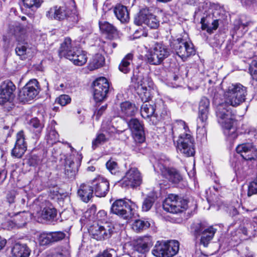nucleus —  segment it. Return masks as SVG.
<instances>
[{
  "mask_svg": "<svg viewBox=\"0 0 257 257\" xmlns=\"http://www.w3.org/2000/svg\"><path fill=\"white\" fill-rule=\"evenodd\" d=\"M16 197V192L14 191L10 192L8 193L7 199L9 203H14Z\"/></svg>",
  "mask_w": 257,
  "mask_h": 257,
  "instance_id": "nucleus-61",
  "label": "nucleus"
},
{
  "mask_svg": "<svg viewBox=\"0 0 257 257\" xmlns=\"http://www.w3.org/2000/svg\"><path fill=\"white\" fill-rule=\"evenodd\" d=\"M155 160V157L150 158V161L152 163L154 169L156 170L158 168L165 178L173 183H178L182 180V176L176 169L167 167V165L169 162V158L165 156H162L157 161Z\"/></svg>",
  "mask_w": 257,
  "mask_h": 257,
  "instance_id": "nucleus-5",
  "label": "nucleus"
},
{
  "mask_svg": "<svg viewBox=\"0 0 257 257\" xmlns=\"http://www.w3.org/2000/svg\"><path fill=\"white\" fill-rule=\"evenodd\" d=\"M137 111L138 108L134 103L125 101L120 104L117 116L127 121L128 118L135 116Z\"/></svg>",
  "mask_w": 257,
  "mask_h": 257,
  "instance_id": "nucleus-23",
  "label": "nucleus"
},
{
  "mask_svg": "<svg viewBox=\"0 0 257 257\" xmlns=\"http://www.w3.org/2000/svg\"><path fill=\"white\" fill-rule=\"evenodd\" d=\"M75 65L82 66L87 60L86 52L79 48H77L68 58Z\"/></svg>",
  "mask_w": 257,
  "mask_h": 257,
  "instance_id": "nucleus-26",
  "label": "nucleus"
},
{
  "mask_svg": "<svg viewBox=\"0 0 257 257\" xmlns=\"http://www.w3.org/2000/svg\"><path fill=\"white\" fill-rule=\"evenodd\" d=\"M182 78L178 76V75H175L173 77V80L174 81V85H173V87H178L181 85L180 83Z\"/></svg>",
  "mask_w": 257,
  "mask_h": 257,
  "instance_id": "nucleus-62",
  "label": "nucleus"
},
{
  "mask_svg": "<svg viewBox=\"0 0 257 257\" xmlns=\"http://www.w3.org/2000/svg\"><path fill=\"white\" fill-rule=\"evenodd\" d=\"M142 182L141 174L137 168H131L125 173V175L120 181L122 187H135L139 186Z\"/></svg>",
  "mask_w": 257,
  "mask_h": 257,
  "instance_id": "nucleus-18",
  "label": "nucleus"
},
{
  "mask_svg": "<svg viewBox=\"0 0 257 257\" xmlns=\"http://www.w3.org/2000/svg\"><path fill=\"white\" fill-rule=\"evenodd\" d=\"M176 150L180 151L185 157L193 156L195 154V148L193 146H177Z\"/></svg>",
  "mask_w": 257,
  "mask_h": 257,
  "instance_id": "nucleus-41",
  "label": "nucleus"
},
{
  "mask_svg": "<svg viewBox=\"0 0 257 257\" xmlns=\"http://www.w3.org/2000/svg\"><path fill=\"white\" fill-rule=\"evenodd\" d=\"M194 232L196 237L201 235L200 243L204 246L206 247L213 238L216 229L212 226L205 229L201 224H199L196 226Z\"/></svg>",
  "mask_w": 257,
  "mask_h": 257,
  "instance_id": "nucleus-21",
  "label": "nucleus"
},
{
  "mask_svg": "<svg viewBox=\"0 0 257 257\" xmlns=\"http://www.w3.org/2000/svg\"><path fill=\"white\" fill-rule=\"evenodd\" d=\"M94 193L96 196L104 197L107 194L109 189V183L108 181L101 176H99L91 182Z\"/></svg>",
  "mask_w": 257,
  "mask_h": 257,
  "instance_id": "nucleus-22",
  "label": "nucleus"
},
{
  "mask_svg": "<svg viewBox=\"0 0 257 257\" xmlns=\"http://www.w3.org/2000/svg\"><path fill=\"white\" fill-rule=\"evenodd\" d=\"M71 99L68 95L63 94L57 98L56 101L61 106H65L70 103Z\"/></svg>",
  "mask_w": 257,
  "mask_h": 257,
  "instance_id": "nucleus-54",
  "label": "nucleus"
},
{
  "mask_svg": "<svg viewBox=\"0 0 257 257\" xmlns=\"http://www.w3.org/2000/svg\"><path fill=\"white\" fill-rule=\"evenodd\" d=\"M57 214L56 209L52 206L45 207L41 211L38 212V216L48 221L55 220Z\"/></svg>",
  "mask_w": 257,
  "mask_h": 257,
  "instance_id": "nucleus-31",
  "label": "nucleus"
},
{
  "mask_svg": "<svg viewBox=\"0 0 257 257\" xmlns=\"http://www.w3.org/2000/svg\"><path fill=\"white\" fill-rule=\"evenodd\" d=\"M99 28L101 32L106 34L109 39H113L118 36V31L116 28L107 22H99Z\"/></svg>",
  "mask_w": 257,
  "mask_h": 257,
  "instance_id": "nucleus-27",
  "label": "nucleus"
},
{
  "mask_svg": "<svg viewBox=\"0 0 257 257\" xmlns=\"http://www.w3.org/2000/svg\"><path fill=\"white\" fill-rule=\"evenodd\" d=\"M210 101L206 97L201 99L199 105V114L197 119V139L200 143H205L207 140L206 126L209 112Z\"/></svg>",
  "mask_w": 257,
  "mask_h": 257,
  "instance_id": "nucleus-3",
  "label": "nucleus"
},
{
  "mask_svg": "<svg viewBox=\"0 0 257 257\" xmlns=\"http://www.w3.org/2000/svg\"><path fill=\"white\" fill-rule=\"evenodd\" d=\"M204 18H202L201 23L202 24V28L203 30H206L209 33H212L213 30H216L218 26V23L217 20H214L211 24V26H208L207 24L205 23Z\"/></svg>",
  "mask_w": 257,
  "mask_h": 257,
  "instance_id": "nucleus-49",
  "label": "nucleus"
},
{
  "mask_svg": "<svg viewBox=\"0 0 257 257\" xmlns=\"http://www.w3.org/2000/svg\"><path fill=\"white\" fill-rule=\"evenodd\" d=\"M40 87L36 79L30 80L20 90L19 97L22 101H28L35 98L39 93Z\"/></svg>",
  "mask_w": 257,
  "mask_h": 257,
  "instance_id": "nucleus-17",
  "label": "nucleus"
},
{
  "mask_svg": "<svg viewBox=\"0 0 257 257\" xmlns=\"http://www.w3.org/2000/svg\"><path fill=\"white\" fill-rule=\"evenodd\" d=\"M96 211V207L95 205H92L87 211H86L83 215V217L89 221L93 220L94 218V215Z\"/></svg>",
  "mask_w": 257,
  "mask_h": 257,
  "instance_id": "nucleus-51",
  "label": "nucleus"
},
{
  "mask_svg": "<svg viewBox=\"0 0 257 257\" xmlns=\"http://www.w3.org/2000/svg\"><path fill=\"white\" fill-rule=\"evenodd\" d=\"M72 154L65 157L64 162L65 174L69 178L73 177L78 171V168L81 165L82 158L81 154L74 151L71 146H69Z\"/></svg>",
  "mask_w": 257,
  "mask_h": 257,
  "instance_id": "nucleus-10",
  "label": "nucleus"
},
{
  "mask_svg": "<svg viewBox=\"0 0 257 257\" xmlns=\"http://www.w3.org/2000/svg\"><path fill=\"white\" fill-rule=\"evenodd\" d=\"M58 134L56 131L53 129H51L49 132L46 135V140L48 145H55L57 142L61 143V142L58 141ZM62 144H65L64 142H62Z\"/></svg>",
  "mask_w": 257,
  "mask_h": 257,
  "instance_id": "nucleus-42",
  "label": "nucleus"
},
{
  "mask_svg": "<svg viewBox=\"0 0 257 257\" xmlns=\"http://www.w3.org/2000/svg\"><path fill=\"white\" fill-rule=\"evenodd\" d=\"M13 255L15 257H28L31 250L26 244L16 243L12 250Z\"/></svg>",
  "mask_w": 257,
  "mask_h": 257,
  "instance_id": "nucleus-29",
  "label": "nucleus"
},
{
  "mask_svg": "<svg viewBox=\"0 0 257 257\" xmlns=\"http://www.w3.org/2000/svg\"><path fill=\"white\" fill-rule=\"evenodd\" d=\"M106 108V105H102L94 113V116H95V119L98 120Z\"/></svg>",
  "mask_w": 257,
  "mask_h": 257,
  "instance_id": "nucleus-58",
  "label": "nucleus"
},
{
  "mask_svg": "<svg viewBox=\"0 0 257 257\" xmlns=\"http://www.w3.org/2000/svg\"><path fill=\"white\" fill-rule=\"evenodd\" d=\"M176 141L177 145H193L194 143V138L189 128L186 130V132L181 133Z\"/></svg>",
  "mask_w": 257,
  "mask_h": 257,
  "instance_id": "nucleus-35",
  "label": "nucleus"
},
{
  "mask_svg": "<svg viewBox=\"0 0 257 257\" xmlns=\"http://www.w3.org/2000/svg\"><path fill=\"white\" fill-rule=\"evenodd\" d=\"M29 127L31 131L35 134V139H38L40 137L44 125L40 122L39 119L34 117L28 121Z\"/></svg>",
  "mask_w": 257,
  "mask_h": 257,
  "instance_id": "nucleus-32",
  "label": "nucleus"
},
{
  "mask_svg": "<svg viewBox=\"0 0 257 257\" xmlns=\"http://www.w3.org/2000/svg\"><path fill=\"white\" fill-rule=\"evenodd\" d=\"M93 98L96 103L104 100L109 91V85L105 77L96 79L93 83Z\"/></svg>",
  "mask_w": 257,
  "mask_h": 257,
  "instance_id": "nucleus-16",
  "label": "nucleus"
},
{
  "mask_svg": "<svg viewBox=\"0 0 257 257\" xmlns=\"http://www.w3.org/2000/svg\"><path fill=\"white\" fill-rule=\"evenodd\" d=\"M26 146H15L12 151V155L16 158H20L26 151Z\"/></svg>",
  "mask_w": 257,
  "mask_h": 257,
  "instance_id": "nucleus-48",
  "label": "nucleus"
},
{
  "mask_svg": "<svg viewBox=\"0 0 257 257\" xmlns=\"http://www.w3.org/2000/svg\"><path fill=\"white\" fill-rule=\"evenodd\" d=\"M50 232H43L39 236L38 241L41 245H46L52 243Z\"/></svg>",
  "mask_w": 257,
  "mask_h": 257,
  "instance_id": "nucleus-46",
  "label": "nucleus"
},
{
  "mask_svg": "<svg viewBox=\"0 0 257 257\" xmlns=\"http://www.w3.org/2000/svg\"><path fill=\"white\" fill-rule=\"evenodd\" d=\"M254 194H257V176L248 185L247 196L250 197Z\"/></svg>",
  "mask_w": 257,
  "mask_h": 257,
  "instance_id": "nucleus-50",
  "label": "nucleus"
},
{
  "mask_svg": "<svg viewBox=\"0 0 257 257\" xmlns=\"http://www.w3.org/2000/svg\"><path fill=\"white\" fill-rule=\"evenodd\" d=\"M133 249L134 251H137L144 254L146 252L148 251L149 247L146 242L142 240H140L134 245Z\"/></svg>",
  "mask_w": 257,
  "mask_h": 257,
  "instance_id": "nucleus-43",
  "label": "nucleus"
},
{
  "mask_svg": "<svg viewBox=\"0 0 257 257\" xmlns=\"http://www.w3.org/2000/svg\"><path fill=\"white\" fill-rule=\"evenodd\" d=\"M132 257H144V254L139 253L137 251H133L131 253Z\"/></svg>",
  "mask_w": 257,
  "mask_h": 257,
  "instance_id": "nucleus-64",
  "label": "nucleus"
},
{
  "mask_svg": "<svg viewBox=\"0 0 257 257\" xmlns=\"http://www.w3.org/2000/svg\"><path fill=\"white\" fill-rule=\"evenodd\" d=\"M114 227L110 223L105 222L101 224H97L90 227L89 233L91 236L97 240H102L109 238L113 232Z\"/></svg>",
  "mask_w": 257,
  "mask_h": 257,
  "instance_id": "nucleus-14",
  "label": "nucleus"
},
{
  "mask_svg": "<svg viewBox=\"0 0 257 257\" xmlns=\"http://www.w3.org/2000/svg\"><path fill=\"white\" fill-rule=\"evenodd\" d=\"M249 135L245 136L246 142L241 145H255L257 144V131L255 129L251 130Z\"/></svg>",
  "mask_w": 257,
  "mask_h": 257,
  "instance_id": "nucleus-45",
  "label": "nucleus"
},
{
  "mask_svg": "<svg viewBox=\"0 0 257 257\" xmlns=\"http://www.w3.org/2000/svg\"><path fill=\"white\" fill-rule=\"evenodd\" d=\"M46 15L48 18L51 20H66L69 23L70 26H73L78 21V16L76 11L73 12L66 6H54L46 12Z\"/></svg>",
  "mask_w": 257,
  "mask_h": 257,
  "instance_id": "nucleus-6",
  "label": "nucleus"
},
{
  "mask_svg": "<svg viewBox=\"0 0 257 257\" xmlns=\"http://www.w3.org/2000/svg\"><path fill=\"white\" fill-rule=\"evenodd\" d=\"M25 34L26 30L19 23L10 27L9 34L15 36L18 41L15 49L16 53L22 60L32 57L36 50L35 47L25 39Z\"/></svg>",
  "mask_w": 257,
  "mask_h": 257,
  "instance_id": "nucleus-2",
  "label": "nucleus"
},
{
  "mask_svg": "<svg viewBox=\"0 0 257 257\" xmlns=\"http://www.w3.org/2000/svg\"><path fill=\"white\" fill-rule=\"evenodd\" d=\"M105 62L104 57L100 54H96L90 59L88 67L92 71L102 67Z\"/></svg>",
  "mask_w": 257,
  "mask_h": 257,
  "instance_id": "nucleus-33",
  "label": "nucleus"
},
{
  "mask_svg": "<svg viewBox=\"0 0 257 257\" xmlns=\"http://www.w3.org/2000/svg\"><path fill=\"white\" fill-rule=\"evenodd\" d=\"M78 195L84 202H88L93 197L94 193L92 185L82 184L78 190Z\"/></svg>",
  "mask_w": 257,
  "mask_h": 257,
  "instance_id": "nucleus-28",
  "label": "nucleus"
},
{
  "mask_svg": "<svg viewBox=\"0 0 257 257\" xmlns=\"http://www.w3.org/2000/svg\"><path fill=\"white\" fill-rule=\"evenodd\" d=\"M155 202L153 197H148L145 199L142 204V210L143 211H148L152 208Z\"/></svg>",
  "mask_w": 257,
  "mask_h": 257,
  "instance_id": "nucleus-52",
  "label": "nucleus"
},
{
  "mask_svg": "<svg viewBox=\"0 0 257 257\" xmlns=\"http://www.w3.org/2000/svg\"><path fill=\"white\" fill-rule=\"evenodd\" d=\"M156 106L144 103L141 106V114L144 118L156 117Z\"/></svg>",
  "mask_w": 257,
  "mask_h": 257,
  "instance_id": "nucleus-36",
  "label": "nucleus"
},
{
  "mask_svg": "<svg viewBox=\"0 0 257 257\" xmlns=\"http://www.w3.org/2000/svg\"><path fill=\"white\" fill-rule=\"evenodd\" d=\"M25 137L24 132L21 131L17 135L15 145H25Z\"/></svg>",
  "mask_w": 257,
  "mask_h": 257,
  "instance_id": "nucleus-56",
  "label": "nucleus"
},
{
  "mask_svg": "<svg viewBox=\"0 0 257 257\" xmlns=\"http://www.w3.org/2000/svg\"><path fill=\"white\" fill-rule=\"evenodd\" d=\"M101 133L98 134L95 139L92 141V145H98L107 142L109 138L116 134L123 133V131L117 130L112 124L111 120H104L101 124Z\"/></svg>",
  "mask_w": 257,
  "mask_h": 257,
  "instance_id": "nucleus-13",
  "label": "nucleus"
},
{
  "mask_svg": "<svg viewBox=\"0 0 257 257\" xmlns=\"http://www.w3.org/2000/svg\"><path fill=\"white\" fill-rule=\"evenodd\" d=\"M52 243L62 240L65 236V234L62 231L51 232Z\"/></svg>",
  "mask_w": 257,
  "mask_h": 257,
  "instance_id": "nucleus-55",
  "label": "nucleus"
},
{
  "mask_svg": "<svg viewBox=\"0 0 257 257\" xmlns=\"http://www.w3.org/2000/svg\"><path fill=\"white\" fill-rule=\"evenodd\" d=\"M179 249V243L177 240L158 241L152 250V253L156 257H172Z\"/></svg>",
  "mask_w": 257,
  "mask_h": 257,
  "instance_id": "nucleus-8",
  "label": "nucleus"
},
{
  "mask_svg": "<svg viewBox=\"0 0 257 257\" xmlns=\"http://www.w3.org/2000/svg\"><path fill=\"white\" fill-rule=\"evenodd\" d=\"M249 72L252 79L257 81V63L250 67Z\"/></svg>",
  "mask_w": 257,
  "mask_h": 257,
  "instance_id": "nucleus-59",
  "label": "nucleus"
},
{
  "mask_svg": "<svg viewBox=\"0 0 257 257\" xmlns=\"http://www.w3.org/2000/svg\"><path fill=\"white\" fill-rule=\"evenodd\" d=\"M170 55L166 46L163 43H156L147 55L148 62L151 65H159Z\"/></svg>",
  "mask_w": 257,
  "mask_h": 257,
  "instance_id": "nucleus-12",
  "label": "nucleus"
},
{
  "mask_svg": "<svg viewBox=\"0 0 257 257\" xmlns=\"http://www.w3.org/2000/svg\"><path fill=\"white\" fill-rule=\"evenodd\" d=\"M168 126L172 131V135L174 142H175V134L176 133L180 132L181 133L183 132H186V130L188 129V127L185 122L182 120H176L173 123L172 125Z\"/></svg>",
  "mask_w": 257,
  "mask_h": 257,
  "instance_id": "nucleus-38",
  "label": "nucleus"
},
{
  "mask_svg": "<svg viewBox=\"0 0 257 257\" xmlns=\"http://www.w3.org/2000/svg\"><path fill=\"white\" fill-rule=\"evenodd\" d=\"M165 210L172 213L181 212L188 208V201L174 194H169L163 204Z\"/></svg>",
  "mask_w": 257,
  "mask_h": 257,
  "instance_id": "nucleus-11",
  "label": "nucleus"
},
{
  "mask_svg": "<svg viewBox=\"0 0 257 257\" xmlns=\"http://www.w3.org/2000/svg\"><path fill=\"white\" fill-rule=\"evenodd\" d=\"M170 46L173 51L184 61L195 54V50L192 43L183 38L174 40L171 42Z\"/></svg>",
  "mask_w": 257,
  "mask_h": 257,
  "instance_id": "nucleus-7",
  "label": "nucleus"
},
{
  "mask_svg": "<svg viewBox=\"0 0 257 257\" xmlns=\"http://www.w3.org/2000/svg\"><path fill=\"white\" fill-rule=\"evenodd\" d=\"M134 23L138 26L145 24L151 29H157L160 24L156 17L152 14L147 8L140 10L135 18Z\"/></svg>",
  "mask_w": 257,
  "mask_h": 257,
  "instance_id": "nucleus-15",
  "label": "nucleus"
},
{
  "mask_svg": "<svg viewBox=\"0 0 257 257\" xmlns=\"http://www.w3.org/2000/svg\"><path fill=\"white\" fill-rule=\"evenodd\" d=\"M252 129H255V128L251 126L248 123L242 124L239 128L240 133L245 134L246 136L249 135L250 132H251Z\"/></svg>",
  "mask_w": 257,
  "mask_h": 257,
  "instance_id": "nucleus-57",
  "label": "nucleus"
},
{
  "mask_svg": "<svg viewBox=\"0 0 257 257\" xmlns=\"http://www.w3.org/2000/svg\"><path fill=\"white\" fill-rule=\"evenodd\" d=\"M132 81L134 83V87L142 101L147 102L151 98V90L153 85L152 80L148 76L141 74H135L134 72Z\"/></svg>",
  "mask_w": 257,
  "mask_h": 257,
  "instance_id": "nucleus-4",
  "label": "nucleus"
},
{
  "mask_svg": "<svg viewBox=\"0 0 257 257\" xmlns=\"http://www.w3.org/2000/svg\"><path fill=\"white\" fill-rule=\"evenodd\" d=\"M235 150L245 160H254L257 158V152L253 150L251 146H237Z\"/></svg>",
  "mask_w": 257,
  "mask_h": 257,
  "instance_id": "nucleus-25",
  "label": "nucleus"
},
{
  "mask_svg": "<svg viewBox=\"0 0 257 257\" xmlns=\"http://www.w3.org/2000/svg\"><path fill=\"white\" fill-rule=\"evenodd\" d=\"M115 16L121 22H127L129 19V15L126 7L118 5L114 9Z\"/></svg>",
  "mask_w": 257,
  "mask_h": 257,
  "instance_id": "nucleus-34",
  "label": "nucleus"
},
{
  "mask_svg": "<svg viewBox=\"0 0 257 257\" xmlns=\"http://www.w3.org/2000/svg\"><path fill=\"white\" fill-rule=\"evenodd\" d=\"M77 48V44L76 42H72L69 37L64 39V41L61 44L59 50V55L60 57H65L66 58L69 56H72V53Z\"/></svg>",
  "mask_w": 257,
  "mask_h": 257,
  "instance_id": "nucleus-24",
  "label": "nucleus"
},
{
  "mask_svg": "<svg viewBox=\"0 0 257 257\" xmlns=\"http://www.w3.org/2000/svg\"><path fill=\"white\" fill-rule=\"evenodd\" d=\"M30 217V214L27 212H23L21 215L17 216L16 218V224L19 227H23L25 226L27 221Z\"/></svg>",
  "mask_w": 257,
  "mask_h": 257,
  "instance_id": "nucleus-47",
  "label": "nucleus"
},
{
  "mask_svg": "<svg viewBox=\"0 0 257 257\" xmlns=\"http://www.w3.org/2000/svg\"><path fill=\"white\" fill-rule=\"evenodd\" d=\"M156 111V113H155L156 117L159 115L160 119L165 120L169 119L170 118V112L163 103L162 107L159 109L158 108Z\"/></svg>",
  "mask_w": 257,
  "mask_h": 257,
  "instance_id": "nucleus-44",
  "label": "nucleus"
},
{
  "mask_svg": "<svg viewBox=\"0 0 257 257\" xmlns=\"http://www.w3.org/2000/svg\"><path fill=\"white\" fill-rule=\"evenodd\" d=\"M249 24V21L243 22L241 19L236 20L233 24V34H236L237 37L242 36L248 31Z\"/></svg>",
  "mask_w": 257,
  "mask_h": 257,
  "instance_id": "nucleus-30",
  "label": "nucleus"
},
{
  "mask_svg": "<svg viewBox=\"0 0 257 257\" xmlns=\"http://www.w3.org/2000/svg\"><path fill=\"white\" fill-rule=\"evenodd\" d=\"M128 127L132 131L134 139L137 143L142 144L145 141L143 125L137 118H132L126 121Z\"/></svg>",
  "mask_w": 257,
  "mask_h": 257,
  "instance_id": "nucleus-20",
  "label": "nucleus"
},
{
  "mask_svg": "<svg viewBox=\"0 0 257 257\" xmlns=\"http://www.w3.org/2000/svg\"><path fill=\"white\" fill-rule=\"evenodd\" d=\"M247 95L246 88L240 83L230 84L224 90V102H220L213 97V103L216 106V115L223 133L228 139L233 140L237 137L235 114L229 106L237 107L243 103Z\"/></svg>",
  "mask_w": 257,
  "mask_h": 257,
  "instance_id": "nucleus-1",
  "label": "nucleus"
},
{
  "mask_svg": "<svg viewBox=\"0 0 257 257\" xmlns=\"http://www.w3.org/2000/svg\"><path fill=\"white\" fill-rule=\"evenodd\" d=\"M135 206V203L130 200L126 201L120 199L115 200L112 204L110 212L123 219H129L133 215L132 208Z\"/></svg>",
  "mask_w": 257,
  "mask_h": 257,
  "instance_id": "nucleus-9",
  "label": "nucleus"
},
{
  "mask_svg": "<svg viewBox=\"0 0 257 257\" xmlns=\"http://www.w3.org/2000/svg\"><path fill=\"white\" fill-rule=\"evenodd\" d=\"M43 2V0H23L24 8L33 12L41 7Z\"/></svg>",
  "mask_w": 257,
  "mask_h": 257,
  "instance_id": "nucleus-39",
  "label": "nucleus"
},
{
  "mask_svg": "<svg viewBox=\"0 0 257 257\" xmlns=\"http://www.w3.org/2000/svg\"><path fill=\"white\" fill-rule=\"evenodd\" d=\"M106 166L112 174L116 175L118 173L117 164L115 162L109 160L106 163Z\"/></svg>",
  "mask_w": 257,
  "mask_h": 257,
  "instance_id": "nucleus-53",
  "label": "nucleus"
},
{
  "mask_svg": "<svg viewBox=\"0 0 257 257\" xmlns=\"http://www.w3.org/2000/svg\"><path fill=\"white\" fill-rule=\"evenodd\" d=\"M242 5L244 6H250L254 1V0H239Z\"/></svg>",
  "mask_w": 257,
  "mask_h": 257,
  "instance_id": "nucleus-63",
  "label": "nucleus"
},
{
  "mask_svg": "<svg viewBox=\"0 0 257 257\" xmlns=\"http://www.w3.org/2000/svg\"><path fill=\"white\" fill-rule=\"evenodd\" d=\"M96 218L99 220H105L106 218V213L103 210H100L96 215Z\"/></svg>",
  "mask_w": 257,
  "mask_h": 257,
  "instance_id": "nucleus-60",
  "label": "nucleus"
},
{
  "mask_svg": "<svg viewBox=\"0 0 257 257\" xmlns=\"http://www.w3.org/2000/svg\"><path fill=\"white\" fill-rule=\"evenodd\" d=\"M133 55L127 54L121 60L119 66V70L124 74L128 73L131 70V65L133 62Z\"/></svg>",
  "mask_w": 257,
  "mask_h": 257,
  "instance_id": "nucleus-37",
  "label": "nucleus"
},
{
  "mask_svg": "<svg viewBox=\"0 0 257 257\" xmlns=\"http://www.w3.org/2000/svg\"><path fill=\"white\" fill-rule=\"evenodd\" d=\"M150 226V222L147 220H136L133 223L132 228L136 232H140L148 228Z\"/></svg>",
  "mask_w": 257,
  "mask_h": 257,
  "instance_id": "nucleus-40",
  "label": "nucleus"
},
{
  "mask_svg": "<svg viewBox=\"0 0 257 257\" xmlns=\"http://www.w3.org/2000/svg\"><path fill=\"white\" fill-rule=\"evenodd\" d=\"M16 86L9 80L4 81L0 85V105L11 103L14 99Z\"/></svg>",
  "mask_w": 257,
  "mask_h": 257,
  "instance_id": "nucleus-19",
  "label": "nucleus"
}]
</instances>
